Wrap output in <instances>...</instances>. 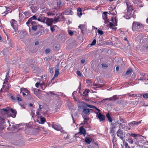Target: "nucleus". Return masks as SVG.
I'll return each mask as SVG.
<instances>
[{
	"label": "nucleus",
	"mask_w": 148,
	"mask_h": 148,
	"mask_svg": "<svg viewBox=\"0 0 148 148\" xmlns=\"http://www.w3.org/2000/svg\"><path fill=\"white\" fill-rule=\"evenodd\" d=\"M112 21L113 23L111 22H109V27L111 28H112V29L116 30V27H113V26H116L117 25V23L116 21V19L115 17L114 18V20L113 18H111Z\"/></svg>",
	"instance_id": "1"
},
{
	"label": "nucleus",
	"mask_w": 148,
	"mask_h": 148,
	"mask_svg": "<svg viewBox=\"0 0 148 148\" xmlns=\"http://www.w3.org/2000/svg\"><path fill=\"white\" fill-rule=\"evenodd\" d=\"M116 134L117 136L119 137L122 140H123V138L125 137V134H124V132H123V131L121 129V128L120 127V129L117 131Z\"/></svg>",
	"instance_id": "2"
},
{
	"label": "nucleus",
	"mask_w": 148,
	"mask_h": 148,
	"mask_svg": "<svg viewBox=\"0 0 148 148\" xmlns=\"http://www.w3.org/2000/svg\"><path fill=\"white\" fill-rule=\"evenodd\" d=\"M128 2L129 1L128 0L126 1V3L127 5V8L128 9L126 15V16H127V17L133 15H132V11L130 9L131 8L132 6L130 5L129 6V5L128 4Z\"/></svg>",
	"instance_id": "3"
},
{
	"label": "nucleus",
	"mask_w": 148,
	"mask_h": 148,
	"mask_svg": "<svg viewBox=\"0 0 148 148\" xmlns=\"http://www.w3.org/2000/svg\"><path fill=\"white\" fill-rule=\"evenodd\" d=\"M86 103L80 101L78 103V108L79 110H81L84 108H86Z\"/></svg>",
	"instance_id": "4"
},
{
	"label": "nucleus",
	"mask_w": 148,
	"mask_h": 148,
	"mask_svg": "<svg viewBox=\"0 0 148 148\" xmlns=\"http://www.w3.org/2000/svg\"><path fill=\"white\" fill-rule=\"evenodd\" d=\"M10 23L12 26L15 32H16L18 30V27L17 24L16 23L14 19H12Z\"/></svg>",
	"instance_id": "5"
},
{
	"label": "nucleus",
	"mask_w": 148,
	"mask_h": 148,
	"mask_svg": "<svg viewBox=\"0 0 148 148\" xmlns=\"http://www.w3.org/2000/svg\"><path fill=\"white\" fill-rule=\"evenodd\" d=\"M96 114H97L96 117L98 118L100 121H102L105 120V116L100 112H97Z\"/></svg>",
	"instance_id": "6"
},
{
	"label": "nucleus",
	"mask_w": 148,
	"mask_h": 148,
	"mask_svg": "<svg viewBox=\"0 0 148 148\" xmlns=\"http://www.w3.org/2000/svg\"><path fill=\"white\" fill-rule=\"evenodd\" d=\"M51 126L52 128L58 131H60L62 129L60 125L55 124L54 122L52 123Z\"/></svg>",
	"instance_id": "7"
},
{
	"label": "nucleus",
	"mask_w": 148,
	"mask_h": 148,
	"mask_svg": "<svg viewBox=\"0 0 148 148\" xmlns=\"http://www.w3.org/2000/svg\"><path fill=\"white\" fill-rule=\"evenodd\" d=\"M27 35V32L25 31L20 32L18 35H17L18 37L20 39H23Z\"/></svg>",
	"instance_id": "8"
},
{
	"label": "nucleus",
	"mask_w": 148,
	"mask_h": 148,
	"mask_svg": "<svg viewBox=\"0 0 148 148\" xmlns=\"http://www.w3.org/2000/svg\"><path fill=\"white\" fill-rule=\"evenodd\" d=\"M141 120L140 121H133L129 123V126L130 127H133L135 125H138L141 123Z\"/></svg>",
	"instance_id": "9"
},
{
	"label": "nucleus",
	"mask_w": 148,
	"mask_h": 148,
	"mask_svg": "<svg viewBox=\"0 0 148 148\" xmlns=\"http://www.w3.org/2000/svg\"><path fill=\"white\" fill-rule=\"evenodd\" d=\"M37 18L36 16L35 15H34L32 17H31L29 19L28 21L27 22L26 24L28 26H29V25L30 23L33 20H37Z\"/></svg>",
	"instance_id": "10"
},
{
	"label": "nucleus",
	"mask_w": 148,
	"mask_h": 148,
	"mask_svg": "<svg viewBox=\"0 0 148 148\" xmlns=\"http://www.w3.org/2000/svg\"><path fill=\"white\" fill-rule=\"evenodd\" d=\"M53 18H47L46 23L48 26H51L53 23Z\"/></svg>",
	"instance_id": "11"
},
{
	"label": "nucleus",
	"mask_w": 148,
	"mask_h": 148,
	"mask_svg": "<svg viewBox=\"0 0 148 148\" xmlns=\"http://www.w3.org/2000/svg\"><path fill=\"white\" fill-rule=\"evenodd\" d=\"M78 27L80 29L81 31V32L83 34H84V31L86 29V27L84 25H80Z\"/></svg>",
	"instance_id": "12"
},
{
	"label": "nucleus",
	"mask_w": 148,
	"mask_h": 148,
	"mask_svg": "<svg viewBox=\"0 0 148 148\" xmlns=\"http://www.w3.org/2000/svg\"><path fill=\"white\" fill-rule=\"evenodd\" d=\"M46 121L45 118L43 117H39L38 119L37 122L39 123L43 124Z\"/></svg>",
	"instance_id": "13"
},
{
	"label": "nucleus",
	"mask_w": 148,
	"mask_h": 148,
	"mask_svg": "<svg viewBox=\"0 0 148 148\" xmlns=\"http://www.w3.org/2000/svg\"><path fill=\"white\" fill-rule=\"evenodd\" d=\"M63 14L66 15L71 14L72 15L73 12L72 10L71 9H67L64 10L63 12Z\"/></svg>",
	"instance_id": "14"
},
{
	"label": "nucleus",
	"mask_w": 148,
	"mask_h": 148,
	"mask_svg": "<svg viewBox=\"0 0 148 148\" xmlns=\"http://www.w3.org/2000/svg\"><path fill=\"white\" fill-rule=\"evenodd\" d=\"M83 109L82 113L86 115H88L90 112V110H92V109L86 108H84Z\"/></svg>",
	"instance_id": "15"
},
{
	"label": "nucleus",
	"mask_w": 148,
	"mask_h": 148,
	"mask_svg": "<svg viewBox=\"0 0 148 148\" xmlns=\"http://www.w3.org/2000/svg\"><path fill=\"white\" fill-rule=\"evenodd\" d=\"M0 112L2 115H4L8 114L9 113V111L6 109L3 108L1 110Z\"/></svg>",
	"instance_id": "16"
},
{
	"label": "nucleus",
	"mask_w": 148,
	"mask_h": 148,
	"mask_svg": "<svg viewBox=\"0 0 148 148\" xmlns=\"http://www.w3.org/2000/svg\"><path fill=\"white\" fill-rule=\"evenodd\" d=\"M138 22H134L133 23L132 27V29L133 31H135L136 30V28L137 27V25Z\"/></svg>",
	"instance_id": "17"
},
{
	"label": "nucleus",
	"mask_w": 148,
	"mask_h": 148,
	"mask_svg": "<svg viewBox=\"0 0 148 148\" xmlns=\"http://www.w3.org/2000/svg\"><path fill=\"white\" fill-rule=\"evenodd\" d=\"M79 132L81 134H83L85 136L86 131L85 129H84L82 127H81L79 128Z\"/></svg>",
	"instance_id": "18"
},
{
	"label": "nucleus",
	"mask_w": 148,
	"mask_h": 148,
	"mask_svg": "<svg viewBox=\"0 0 148 148\" xmlns=\"http://www.w3.org/2000/svg\"><path fill=\"white\" fill-rule=\"evenodd\" d=\"M119 98L117 97V95H115L113 96L112 97H110V98H108L105 99H103V100H109L110 101L113 100H116L118 99Z\"/></svg>",
	"instance_id": "19"
},
{
	"label": "nucleus",
	"mask_w": 148,
	"mask_h": 148,
	"mask_svg": "<svg viewBox=\"0 0 148 148\" xmlns=\"http://www.w3.org/2000/svg\"><path fill=\"white\" fill-rule=\"evenodd\" d=\"M10 111L12 113V114H11V116L13 118H14L16 114V112L15 110H14L12 108H11L10 109Z\"/></svg>",
	"instance_id": "20"
},
{
	"label": "nucleus",
	"mask_w": 148,
	"mask_h": 148,
	"mask_svg": "<svg viewBox=\"0 0 148 148\" xmlns=\"http://www.w3.org/2000/svg\"><path fill=\"white\" fill-rule=\"evenodd\" d=\"M77 14L78 16L80 17L82 15V10L80 8H79L77 9Z\"/></svg>",
	"instance_id": "21"
},
{
	"label": "nucleus",
	"mask_w": 148,
	"mask_h": 148,
	"mask_svg": "<svg viewBox=\"0 0 148 148\" xmlns=\"http://www.w3.org/2000/svg\"><path fill=\"white\" fill-rule=\"evenodd\" d=\"M106 116L108 119V121L110 122H112V119H111L110 115L109 113H108L106 114Z\"/></svg>",
	"instance_id": "22"
},
{
	"label": "nucleus",
	"mask_w": 148,
	"mask_h": 148,
	"mask_svg": "<svg viewBox=\"0 0 148 148\" xmlns=\"http://www.w3.org/2000/svg\"><path fill=\"white\" fill-rule=\"evenodd\" d=\"M30 8L32 10L33 12H35V10L37 9L36 7L33 5L30 6Z\"/></svg>",
	"instance_id": "23"
},
{
	"label": "nucleus",
	"mask_w": 148,
	"mask_h": 148,
	"mask_svg": "<svg viewBox=\"0 0 148 148\" xmlns=\"http://www.w3.org/2000/svg\"><path fill=\"white\" fill-rule=\"evenodd\" d=\"M59 74V70L58 69H55V73L54 75V77H58Z\"/></svg>",
	"instance_id": "24"
},
{
	"label": "nucleus",
	"mask_w": 148,
	"mask_h": 148,
	"mask_svg": "<svg viewBox=\"0 0 148 148\" xmlns=\"http://www.w3.org/2000/svg\"><path fill=\"white\" fill-rule=\"evenodd\" d=\"M88 90L87 89L86 90H85V91L83 92V95L85 97H87L88 95Z\"/></svg>",
	"instance_id": "25"
},
{
	"label": "nucleus",
	"mask_w": 148,
	"mask_h": 148,
	"mask_svg": "<svg viewBox=\"0 0 148 148\" xmlns=\"http://www.w3.org/2000/svg\"><path fill=\"white\" fill-rule=\"evenodd\" d=\"M143 25L141 24L140 23H138V25H137V27L136 28V29H143Z\"/></svg>",
	"instance_id": "26"
},
{
	"label": "nucleus",
	"mask_w": 148,
	"mask_h": 148,
	"mask_svg": "<svg viewBox=\"0 0 148 148\" xmlns=\"http://www.w3.org/2000/svg\"><path fill=\"white\" fill-rule=\"evenodd\" d=\"M108 12H104L103 14V19L104 18L106 19L107 16V14Z\"/></svg>",
	"instance_id": "27"
},
{
	"label": "nucleus",
	"mask_w": 148,
	"mask_h": 148,
	"mask_svg": "<svg viewBox=\"0 0 148 148\" xmlns=\"http://www.w3.org/2000/svg\"><path fill=\"white\" fill-rule=\"evenodd\" d=\"M21 93L23 91H24V92L25 93H28L30 92L26 88H21Z\"/></svg>",
	"instance_id": "28"
},
{
	"label": "nucleus",
	"mask_w": 148,
	"mask_h": 148,
	"mask_svg": "<svg viewBox=\"0 0 148 148\" xmlns=\"http://www.w3.org/2000/svg\"><path fill=\"white\" fill-rule=\"evenodd\" d=\"M33 60H30V59H27L26 61L27 64L29 65L33 63Z\"/></svg>",
	"instance_id": "29"
},
{
	"label": "nucleus",
	"mask_w": 148,
	"mask_h": 148,
	"mask_svg": "<svg viewBox=\"0 0 148 148\" xmlns=\"http://www.w3.org/2000/svg\"><path fill=\"white\" fill-rule=\"evenodd\" d=\"M20 125H21L20 124H16L15 125H12V127L14 129H18Z\"/></svg>",
	"instance_id": "30"
},
{
	"label": "nucleus",
	"mask_w": 148,
	"mask_h": 148,
	"mask_svg": "<svg viewBox=\"0 0 148 148\" xmlns=\"http://www.w3.org/2000/svg\"><path fill=\"white\" fill-rule=\"evenodd\" d=\"M132 72V69H129L127 70V71L125 73V75H127L130 74Z\"/></svg>",
	"instance_id": "31"
},
{
	"label": "nucleus",
	"mask_w": 148,
	"mask_h": 148,
	"mask_svg": "<svg viewBox=\"0 0 148 148\" xmlns=\"http://www.w3.org/2000/svg\"><path fill=\"white\" fill-rule=\"evenodd\" d=\"M85 142L87 144H90L91 142V140L89 138L86 137L85 138Z\"/></svg>",
	"instance_id": "32"
},
{
	"label": "nucleus",
	"mask_w": 148,
	"mask_h": 148,
	"mask_svg": "<svg viewBox=\"0 0 148 148\" xmlns=\"http://www.w3.org/2000/svg\"><path fill=\"white\" fill-rule=\"evenodd\" d=\"M115 12L116 13V11L114 9H113L111 11H110L108 14L110 13L111 14L115 15Z\"/></svg>",
	"instance_id": "33"
},
{
	"label": "nucleus",
	"mask_w": 148,
	"mask_h": 148,
	"mask_svg": "<svg viewBox=\"0 0 148 148\" xmlns=\"http://www.w3.org/2000/svg\"><path fill=\"white\" fill-rule=\"evenodd\" d=\"M32 28L33 30L36 31L37 29V25H32Z\"/></svg>",
	"instance_id": "34"
},
{
	"label": "nucleus",
	"mask_w": 148,
	"mask_h": 148,
	"mask_svg": "<svg viewBox=\"0 0 148 148\" xmlns=\"http://www.w3.org/2000/svg\"><path fill=\"white\" fill-rule=\"evenodd\" d=\"M93 85L95 86H98L97 88H102L104 86V85H101L99 84H94Z\"/></svg>",
	"instance_id": "35"
},
{
	"label": "nucleus",
	"mask_w": 148,
	"mask_h": 148,
	"mask_svg": "<svg viewBox=\"0 0 148 148\" xmlns=\"http://www.w3.org/2000/svg\"><path fill=\"white\" fill-rule=\"evenodd\" d=\"M24 15H25V16H27V17H28V16H29L30 14V13L29 12H25L24 13H23Z\"/></svg>",
	"instance_id": "36"
},
{
	"label": "nucleus",
	"mask_w": 148,
	"mask_h": 148,
	"mask_svg": "<svg viewBox=\"0 0 148 148\" xmlns=\"http://www.w3.org/2000/svg\"><path fill=\"white\" fill-rule=\"evenodd\" d=\"M47 18L43 16V18H42V21H41V22H43V23H46V20L47 19Z\"/></svg>",
	"instance_id": "37"
},
{
	"label": "nucleus",
	"mask_w": 148,
	"mask_h": 148,
	"mask_svg": "<svg viewBox=\"0 0 148 148\" xmlns=\"http://www.w3.org/2000/svg\"><path fill=\"white\" fill-rule=\"evenodd\" d=\"M129 135L131 136L132 137H136L137 136H141V135L139 134H129Z\"/></svg>",
	"instance_id": "38"
},
{
	"label": "nucleus",
	"mask_w": 148,
	"mask_h": 148,
	"mask_svg": "<svg viewBox=\"0 0 148 148\" xmlns=\"http://www.w3.org/2000/svg\"><path fill=\"white\" fill-rule=\"evenodd\" d=\"M43 16L42 15H40V16H39L38 18L37 19V20L41 22V21H42V20L43 18Z\"/></svg>",
	"instance_id": "39"
},
{
	"label": "nucleus",
	"mask_w": 148,
	"mask_h": 148,
	"mask_svg": "<svg viewBox=\"0 0 148 148\" xmlns=\"http://www.w3.org/2000/svg\"><path fill=\"white\" fill-rule=\"evenodd\" d=\"M60 18L59 17V16H58L57 17H56V16H55L54 18V21L56 22H57L59 21V20Z\"/></svg>",
	"instance_id": "40"
},
{
	"label": "nucleus",
	"mask_w": 148,
	"mask_h": 148,
	"mask_svg": "<svg viewBox=\"0 0 148 148\" xmlns=\"http://www.w3.org/2000/svg\"><path fill=\"white\" fill-rule=\"evenodd\" d=\"M49 93H50V94L51 95V96L53 95V96H55V97H58V95L56 94H55L54 92H52L50 91L49 92Z\"/></svg>",
	"instance_id": "41"
},
{
	"label": "nucleus",
	"mask_w": 148,
	"mask_h": 148,
	"mask_svg": "<svg viewBox=\"0 0 148 148\" xmlns=\"http://www.w3.org/2000/svg\"><path fill=\"white\" fill-rule=\"evenodd\" d=\"M87 106L89 108H94L95 106H93L92 105H90L87 104L86 103V107Z\"/></svg>",
	"instance_id": "42"
},
{
	"label": "nucleus",
	"mask_w": 148,
	"mask_h": 148,
	"mask_svg": "<svg viewBox=\"0 0 148 148\" xmlns=\"http://www.w3.org/2000/svg\"><path fill=\"white\" fill-rule=\"evenodd\" d=\"M34 93L38 97L40 96L39 93L38 92V91H37L36 90L34 91Z\"/></svg>",
	"instance_id": "43"
},
{
	"label": "nucleus",
	"mask_w": 148,
	"mask_h": 148,
	"mask_svg": "<svg viewBox=\"0 0 148 148\" xmlns=\"http://www.w3.org/2000/svg\"><path fill=\"white\" fill-rule=\"evenodd\" d=\"M96 42V40L95 39H94L92 42L91 44L90 45L91 46H93L95 44Z\"/></svg>",
	"instance_id": "44"
},
{
	"label": "nucleus",
	"mask_w": 148,
	"mask_h": 148,
	"mask_svg": "<svg viewBox=\"0 0 148 148\" xmlns=\"http://www.w3.org/2000/svg\"><path fill=\"white\" fill-rule=\"evenodd\" d=\"M119 121H117V123H118L119 125V127H120V126H121L122 128L123 129V128H124L125 127V125H123V124H122L121 123H119Z\"/></svg>",
	"instance_id": "45"
},
{
	"label": "nucleus",
	"mask_w": 148,
	"mask_h": 148,
	"mask_svg": "<svg viewBox=\"0 0 148 148\" xmlns=\"http://www.w3.org/2000/svg\"><path fill=\"white\" fill-rule=\"evenodd\" d=\"M97 32L98 34L101 35H102L103 34V32L102 30H98Z\"/></svg>",
	"instance_id": "46"
},
{
	"label": "nucleus",
	"mask_w": 148,
	"mask_h": 148,
	"mask_svg": "<svg viewBox=\"0 0 148 148\" xmlns=\"http://www.w3.org/2000/svg\"><path fill=\"white\" fill-rule=\"evenodd\" d=\"M4 120L5 119L3 117H1L0 118V121L2 123H3L5 122Z\"/></svg>",
	"instance_id": "47"
},
{
	"label": "nucleus",
	"mask_w": 148,
	"mask_h": 148,
	"mask_svg": "<svg viewBox=\"0 0 148 148\" xmlns=\"http://www.w3.org/2000/svg\"><path fill=\"white\" fill-rule=\"evenodd\" d=\"M120 120L121 122H122V123H125L126 122V121L125 120H124L123 119L121 118H120Z\"/></svg>",
	"instance_id": "48"
},
{
	"label": "nucleus",
	"mask_w": 148,
	"mask_h": 148,
	"mask_svg": "<svg viewBox=\"0 0 148 148\" xmlns=\"http://www.w3.org/2000/svg\"><path fill=\"white\" fill-rule=\"evenodd\" d=\"M36 114H37V115H38V119L39 118V117H42V116H41V115L39 112L37 111L36 112Z\"/></svg>",
	"instance_id": "49"
},
{
	"label": "nucleus",
	"mask_w": 148,
	"mask_h": 148,
	"mask_svg": "<svg viewBox=\"0 0 148 148\" xmlns=\"http://www.w3.org/2000/svg\"><path fill=\"white\" fill-rule=\"evenodd\" d=\"M47 14H48V16H49L50 15H52L53 16H54L55 15L54 13H52L51 12H49L47 13Z\"/></svg>",
	"instance_id": "50"
},
{
	"label": "nucleus",
	"mask_w": 148,
	"mask_h": 148,
	"mask_svg": "<svg viewBox=\"0 0 148 148\" xmlns=\"http://www.w3.org/2000/svg\"><path fill=\"white\" fill-rule=\"evenodd\" d=\"M143 97L147 99L148 98V94L145 93L143 95Z\"/></svg>",
	"instance_id": "51"
},
{
	"label": "nucleus",
	"mask_w": 148,
	"mask_h": 148,
	"mask_svg": "<svg viewBox=\"0 0 148 148\" xmlns=\"http://www.w3.org/2000/svg\"><path fill=\"white\" fill-rule=\"evenodd\" d=\"M50 51V50L49 49H47L45 50V52L46 53H48Z\"/></svg>",
	"instance_id": "52"
},
{
	"label": "nucleus",
	"mask_w": 148,
	"mask_h": 148,
	"mask_svg": "<svg viewBox=\"0 0 148 148\" xmlns=\"http://www.w3.org/2000/svg\"><path fill=\"white\" fill-rule=\"evenodd\" d=\"M68 32H69V35L70 36H72L73 35V32L71 31V30H69L68 31Z\"/></svg>",
	"instance_id": "53"
},
{
	"label": "nucleus",
	"mask_w": 148,
	"mask_h": 148,
	"mask_svg": "<svg viewBox=\"0 0 148 148\" xmlns=\"http://www.w3.org/2000/svg\"><path fill=\"white\" fill-rule=\"evenodd\" d=\"M128 142L131 144H132L133 143V141L132 139L129 138L128 139Z\"/></svg>",
	"instance_id": "54"
},
{
	"label": "nucleus",
	"mask_w": 148,
	"mask_h": 148,
	"mask_svg": "<svg viewBox=\"0 0 148 148\" xmlns=\"http://www.w3.org/2000/svg\"><path fill=\"white\" fill-rule=\"evenodd\" d=\"M111 125H112V127L111 128H115V126L116 125L115 123H111Z\"/></svg>",
	"instance_id": "55"
},
{
	"label": "nucleus",
	"mask_w": 148,
	"mask_h": 148,
	"mask_svg": "<svg viewBox=\"0 0 148 148\" xmlns=\"http://www.w3.org/2000/svg\"><path fill=\"white\" fill-rule=\"evenodd\" d=\"M77 75L79 76H81L82 75V74L80 73V72L79 71H77Z\"/></svg>",
	"instance_id": "56"
},
{
	"label": "nucleus",
	"mask_w": 148,
	"mask_h": 148,
	"mask_svg": "<svg viewBox=\"0 0 148 148\" xmlns=\"http://www.w3.org/2000/svg\"><path fill=\"white\" fill-rule=\"evenodd\" d=\"M89 118H84V124H87V122H86V121H88L89 120Z\"/></svg>",
	"instance_id": "57"
},
{
	"label": "nucleus",
	"mask_w": 148,
	"mask_h": 148,
	"mask_svg": "<svg viewBox=\"0 0 148 148\" xmlns=\"http://www.w3.org/2000/svg\"><path fill=\"white\" fill-rule=\"evenodd\" d=\"M8 51L7 49H5L3 51V53L4 55L6 54V53H8Z\"/></svg>",
	"instance_id": "58"
},
{
	"label": "nucleus",
	"mask_w": 148,
	"mask_h": 148,
	"mask_svg": "<svg viewBox=\"0 0 148 148\" xmlns=\"http://www.w3.org/2000/svg\"><path fill=\"white\" fill-rule=\"evenodd\" d=\"M17 100L19 101H22V100L21 99V98L18 97V96L16 97Z\"/></svg>",
	"instance_id": "59"
},
{
	"label": "nucleus",
	"mask_w": 148,
	"mask_h": 148,
	"mask_svg": "<svg viewBox=\"0 0 148 148\" xmlns=\"http://www.w3.org/2000/svg\"><path fill=\"white\" fill-rule=\"evenodd\" d=\"M108 66L106 64H103L102 65V67L104 68H106L108 67Z\"/></svg>",
	"instance_id": "60"
},
{
	"label": "nucleus",
	"mask_w": 148,
	"mask_h": 148,
	"mask_svg": "<svg viewBox=\"0 0 148 148\" xmlns=\"http://www.w3.org/2000/svg\"><path fill=\"white\" fill-rule=\"evenodd\" d=\"M8 77H6L5 78V81L3 83V84H4V83L6 84L8 81Z\"/></svg>",
	"instance_id": "61"
},
{
	"label": "nucleus",
	"mask_w": 148,
	"mask_h": 148,
	"mask_svg": "<svg viewBox=\"0 0 148 148\" xmlns=\"http://www.w3.org/2000/svg\"><path fill=\"white\" fill-rule=\"evenodd\" d=\"M39 84H40V83L37 82L35 84V86L36 87L38 88V86H39Z\"/></svg>",
	"instance_id": "62"
},
{
	"label": "nucleus",
	"mask_w": 148,
	"mask_h": 148,
	"mask_svg": "<svg viewBox=\"0 0 148 148\" xmlns=\"http://www.w3.org/2000/svg\"><path fill=\"white\" fill-rule=\"evenodd\" d=\"M30 114H31V115L32 116V117L33 118H34V114H35V113L33 112H31L30 113Z\"/></svg>",
	"instance_id": "63"
},
{
	"label": "nucleus",
	"mask_w": 148,
	"mask_h": 148,
	"mask_svg": "<svg viewBox=\"0 0 148 148\" xmlns=\"http://www.w3.org/2000/svg\"><path fill=\"white\" fill-rule=\"evenodd\" d=\"M30 23H31V25H35V24H36L35 22L34 21H32Z\"/></svg>",
	"instance_id": "64"
}]
</instances>
